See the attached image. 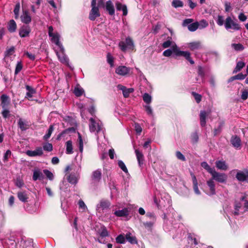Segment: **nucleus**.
<instances>
[{"label":"nucleus","instance_id":"obj_1","mask_svg":"<svg viewBox=\"0 0 248 248\" xmlns=\"http://www.w3.org/2000/svg\"><path fill=\"white\" fill-rule=\"evenodd\" d=\"M224 27L226 30L229 31L232 30L233 31H235L241 29V26L237 20L235 19H232L230 16L227 17L225 20Z\"/></svg>","mask_w":248,"mask_h":248},{"label":"nucleus","instance_id":"obj_2","mask_svg":"<svg viewBox=\"0 0 248 248\" xmlns=\"http://www.w3.org/2000/svg\"><path fill=\"white\" fill-rule=\"evenodd\" d=\"M89 121V129L91 132L97 134L101 131H103V124L100 121L95 120L93 118H91Z\"/></svg>","mask_w":248,"mask_h":248},{"label":"nucleus","instance_id":"obj_3","mask_svg":"<svg viewBox=\"0 0 248 248\" xmlns=\"http://www.w3.org/2000/svg\"><path fill=\"white\" fill-rule=\"evenodd\" d=\"M212 179L219 183H226L228 177L224 173H220L216 171L215 169L211 173Z\"/></svg>","mask_w":248,"mask_h":248},{"label":"nucleus","instance_id":"obj_4","mask_svg":"<svg viewBox=\"0 0 248 248\" xmlns=\"http://www.w3.org/2000/svg\"><path fill=\"white\" fill-rule=\"evenodd\" d=\"M119 46L123 51H125L126 49L133 50L134 48V42L132 39L128 37L125 39V42L121 41L119 44Z\"/></svg>","mask_w":248,"mask_h":248},{"label":"nucleus","instance_id":"obj_5","mask_svg":"<svg viewBox=\"0 0 248 248\" xmlns=\"http://www.w3.org/2000/svg\"><path fill=\"white\" fill-rule=\"evenodd\" d=\"M173 51L176 56L184 57L191 64L194 63V61L190 57V53L188 51H181L177 48V46H175V48H173Z\"/></svg>","mask_w":248,"mask_h":248},{"label":"nucleus","instance_id":"obj_6","mask_svg":"<svg viewBox=\"0 0 248 248\" xmlns=\"http://www.w3.org/2000/svg\"><path fill=\"white\" fill-rule=\"evenodd\" d=\"M237 171L235 177L237 180L241 182L244 181L248 182V170H246L245 171L238 170H235Z\"/></svg>","mask_w":248,"mask_h":248},{"label":"nucleus","instance_id":"obj_7","mask_svg":"<svg viewBox=\"0 0 248 248\" xmlns=\"http://www.w3.org/2000/svg\"><path fill=\"white\" fill-rule=\"evenodd\" d=\"M230 142L235 149H240L242 145L241 139L237 135H233L230 139Z\"/></svg>","mask_w":248,"mask_h":248},{"label":"nucleus","instance_id":"obj_8","mask_svg":"<svg viewBox=\"0 0 248 248\" xmlns=\"http://www.w3.org/2000/svg\"><path fill=\"white\" fill-rule=\"evenodd\" d=\"M31 31V29L29 25H23L19 30V35L22 38L28 37Z\"/></svg>","mask_w":248,"mask_h":248},{"label":"nucleus","instance_id":"obj_9","mask_svg":"<svg viewBox=\"0 0 248 248\" xmlns=\"http://www.w3.org/2000/svg\"><path fill=\"white\" fill-rule=\"evenodd\" d=\"M130 72L131 68L125 66H119L115 70L116 74L122 76L127 75Z\"/></svg>","mask_w":248,"mask_h":248},{"label":"nucleus","instance_id":"obj_10","mask_svg":"<svg viewBox=\"0 0 248 248\" xmlns=\"http://www.w3.org/2000/svg\"><path fill=\"white\" fill-rule=\"evenodd\" d=\"M57 56L59 59V60L62 63L68 65H69V59L67 56L64 53V48L63 50L60 49V52H56Z\"/></svg>","mask_w":248,"mask_h":248},{"label":"nucleus","instance_id":"obj_11","mask_svg":"<svg viewBox=\"0 0 248 248\" xmlns=\"http://www.w3.org/2000/svg\"><path fill=\"white\" fill-rule=\"evenodd\" d=\"M26 154L27 155L31 157H34L36 156H41L43 154V151L42 148L41 147H37L35 150H28L26 151Z\"/></svg>","mask_w":248,"mask_h":248},{"label":"nucleus","instance_id":"obj_12","mask_svg":"<svg viewBox=\"0 0 248 248\" xmlns=\"http://www.w3.org/2000/svg\"><path fill=\"white\" fill-rule=\"evenodd\" d=\"M100 14L98 7H92V9L90 12L89 18L92 20L94 21L96 17L100 16Z\"/></svg>","mask_w":248,"mask_h":248},{"label":"nucleus","instance_id":"obj_13","mask_svg":"<svg viewBox=\"0 0 248 248\" xmlns=\"http://www.w3.org/2000/svg\"><path fill=\"white\" fill-rule=\"evenodd\" d=\"M110 205V202L108 200H102L97 204L96 209L98 212L101 210L107 209Z\"/></svg>","mask_w":248,"mask_h":248},{"label":"nucleus","instance_id":"obj_14","mask_svg":"<svg viewBox=\"0 0 248 248\" xmlns=\"http://www.w3.org/2000/svg\"><path fill=\"white\" fill-rule=\"evenodd\" d=\"M102 178V171L101 170L98 169L92 172L91 178L92 181L95 183H98L100 182Z\"/></svg>","mask_w":248,"mask_h":248},{"label":"nucleus","instance_id":"obj_15","mask_svg":"<svg viewBox=\"0 0 248 248\" xmlns=\"http://www.w3.org/2000/svg\"><path fill=\"white\" fill-rule=\"evenodd\" d=\"M117 88L119 90L122 91L123 95L125 98L129 97L130 93L134 92V89L127 88L126 87L121 84H119L117 86Z\"/></svg>","mask_w":248,"mask_h":248},{"label":"nucleus","instance_id":"obj_16","mask_svg":"<svg viewBox=\"0 0 248 248\" xmlns=\"http://www.w3.org/2000/svg\"><path fill=\"white\" fill-rule=\"evenodd\" d=\"M49 37H51V41L55 43L61 50H63V46L62 44L60 42V35L58 33L56 32L53 34L52 36H49Z\"/></svg>","mask_w":248,"mask_h":248},{"label":"nucleus","instance_id":"obj_17","mask_svg":"<svg viewBox=\"0 0 248 248\" xmlns=\"http://www.w3.org/2000/svg\"><path fill=\"white\" fill-rule=\"evenodd\" d=\"M207 185L209 188L208 194L213 195L216 194V188L215 182L212 178L210 179L206 182Z\"/></svg>","mask_w":248,"mask_h":248},{"label":"nucleus","instance_id":"obj_18","mask_svg":"<svg viewBox=\"0 0 248 248\" xmlns=\"http://www.w3.org/2000/svg\"><path fill=\"white\" fill-rule=\"evenodd\" d=\"M215 164L216 167L218 170H226L228 169V166L226 162L222 159L216 161Z\"/></svg>","mask_w":248,"mask_h":248},{"label":"nucleus","instance_id":"obj_19","mask_svg":"<svg viewBox=\"0 0 248 248\" xmlns=\"http://www.w3.org/2000/svg\"><path fill=\"white\" fill-rule=\"evenodd\" d=\"M21 20L23 23L26 24H28L31 22V18L28 11H23V14L21 16Z\"/></svg>","mask_w":248,"mask_h":248},{"label":"nucleus","instance_id":"obj_20","mask_svg":"<svg viewBox=\"0 0 248 248\" xmlns=\"http://www.w3.org/2000/svg\"><path fill=\"white\" fill-rule=\"evenodd\" d=\"M1 106L2 108H8L10 104V100L9 97L6 94H2L0 97Z\"/></svg>","mask_w":248,"mask_h":248},{"label":"nucleus","instance_id":"obj_21","mask_svg":"<svg viewBox=\"0 0 248 248\" xmlns=\"http://www.w3.org/2000/svg\"><path fill=\"white\" fill-rule=\"evenodd\" d=\"M25 88L27 91L25 97L28 99H30L31 97H32L33 94L36 93V90L35 89L33 88L32 87L28 85H26L25 86Z\"/></svg>","mask_w":248,"mask_h":248},{"label":"nucleus","instance_id":"obj_22","mask_svg":"<svg viewBox=\"0 0 248 248\" xmlns=\"http://www.w3.org/2000/svg\"><path fill=\"white\" fill-rule=\"evenodd\" d=\"M135 152L139 165L140 167H141L144 163V159L143 155L138 149H136Z\"/></svg>","mask_w":248,"mask_h":248},{"label":"nucleus","instance_id":"obj_23","mask_svg":"<svg viewBox=\"0 0 248 248\" xmlns=\"http://www.w3.org/2000/svg\"><path fill=\"white\" fill-rule=\"evenodd\" d=\"M106 8L110 15L112 16L114 14L115 9L114 5L111 0H108L106 2Z\"/></svg>","mask_w":248,"mask_h":248},{"label":"nucleus","instance_id":"obj_24","mask_svg":"<svg viewBox=\"0 0 248 248\" xmlns=\"http://www.w3.org/2000/svg\"><path fill=\"white\" fill-rule=\"evenodd\" d=\"M115 5L116 9L118 11H122L124 16H125L127 15V9L125 5L119 2H117Z\"/></svg>","mask_w":248,"mask_h":248},{"label":"nucleus","instance_id":"obj_25","mask_svg":"<svg viewBox=\"0 0 248 248\" xmlns=\"http://www.w3.org/2000/svg\"><path fill=\"white\" fill-rule=\"evenodd\" d=\"M44 178L42 172L39 169H35L33 170L32 179L35 181L37 180H42Z\"/></svg>","mask_w":248,"mask_h":248},{"label":"nucleus","instance_id":"obj_26","mask_svg":"<svg viewBox=\"0 0 248 248\" xmlns=\"http://www.w3.org/2000/svg\"><path fill=\"white\" fill-rule=\"evenodd\" d=\"M16 24L14 20H10L7 24V29L10 32H14L16 31Z\"/></svg>","mask_w":248,"mask_h":248},{"label":"nucleus","instance_id":"obj_27","mask_svg":"<svg viewBox=\"0 0 248 248\" xmlns=\"http://www.w3.org/2000/svg\"><path fill=\"white\" fill-rule=\"evenodd\" d=\"M207 116V114L205 111L202 110L200 111V124L202 127H204L206 125V118Z\"/></svg>","mask_w":248,"mask_h":248},{"label":"nucleus","instance_id":"obj_28","mask_svg":"<svg viewBox=\"0 0 248 248\" xmlns=\"http://www.w3.org/2000/svg\"><path fill=\"white\" fill-rule=\"evenodd\" d=\"M125 238L127 241L132 244H136L138 243L136 237L135 236H133L130 232L126 234Z\"/></svg>","mask_w":248,"mask_h":248},{"label":"nucleus","instance_id":"obj_29","mask_svg":"<svg viewBox=\"0 0 248 248\" xmlns=\"http://www.w3.org/2000/svg\"><path fill=\"white\" fill-rule=\"evenodd\" d=\"M114 215L117 217H126L128 215V211L126 208L117 210L114 212Z\"/></svg>","mask_w":248,"mask_h":248},{"label":"nucleus","instance_id":"obj_30","mask_svg":"<svg viewBox=\"0 0 248 248\" xmlns=\"http://www.w3.org/2000/svg\"><path fill=\"white\" fill-rule=\"evenodd\" d=\"M17 197L18 199L23 202H27V200L28 199V196L27 193L25 192H18L17 193Z\"/></svg>","mask_w":248,"mask_h":248},{"label":"nucleus","instance_id":"obj_31","mask_svg":"<svg viewBox=\"0 0 248 248\" xmlns=\"http://www.w3.org/2000/svg\"><path fill=\"white\" fill-rule=\"evenodd\" d=\"M18 125L22 131H25L28 128V124L26 122L21 118H19L18 120Z\"/></svg>","mask_w":248,"mask_h":248},{"label":"nucleus","instance_id":"obj_32","mask_svg":"<svg viewBox=\"0 0 248 248\" xmlns=\"http://www.w3.org/2000/svg\"><path fill=\"white\" fill-rule=\"evenodd\" d=\"M188 47L191 50L198 49L201 47V43L199 42H194L188 44Z\"/></svg>","mask_w":248,"mask_h":248},{"label":"nucleus","instance_id":"obj_33","mask_svg":"<svg viewBox=\"0 0 248 248\" xmlns=\"http://www.w3.org/2000/svg\"><path fill=\"white\" fill-rule=\"evenodd\" d=\"M66 153L67 154L73 153L72 141L71 140H68L66 142Z\"/></svg>","mask_w":248,"mask_h":248},{"label":"nucleus","instance_id":"obj_34","mask_svg":"<svg viewBox=\"0 0 248 248\" xmlns=\"http://www.w3.org/2000/svg\"><path fill=\"white\" fill-rule=\"evenodd\" d=\"M245 63L242 61L237 62L236 65L233 71V73H236L240 71L245 66Z\"/></svg>","mask_w":248,"mask_h":248},{"label":"nucleus","instance_id":"obj_35","mask_svg":"<svg viewBox=\"0 0 248 248\" xmlns=\"http://www.w3.org/2000/svg\"><path fill=\"white\" fill-rule=\"evenodd\" d=\"M84 91L83 89L78 85H77L76 87H75L74 91V94L77 97H79L81 96L84 93Z\"/></svg>","mask_w":248,"mask_h":248},{"label":"nucleus","instance_id":"obj_36","mask_svg":"<svg viewBox=\"0 0 248 248\" xmlns=\"http://www.w3.org/2000/svg\"><path fill=\"white\" fill-rule=\"evenodd\" d=\"M77 144L79 147V150L80 153H82L83 150V142L81 134L78 133V139L77 140Z\"/></svg>","mask_w":248,"mask_h":248},{"label":"nucleus","instance_id":"obj_37","mask_svg":"<svg viewBox=\"0 0 248 248\" xmlns=\"http://www.w3.org/2000/svg\"><path fill=\"white\" fill-rule=\"evenodd\" d=\"M68 182L71 184L76 185L78 183V178L74 174H70L67 179Z\"/></svg>","mask_w":248,"mask_h":248},{"label":"nucleus","instance_id":"obj_38","mask_svg":"<svg viewBox=\"0 0 248 248\" xmlns=\"http://www.w3.org/2000/svg\"><path fill=\"white\" fill-rule=\"evenodd\" d=\"M224 124V122H220L219 124L218 127L214 129V135L215 136L218 135L221 132Z\"/></svg>","mask_w":248,"mask_h":248},{"label":"nucleus","instance_id":"obj_39","mask_svg":"<svg viewBox=\"0 0 248 248\" xmlns=\"http://www.w3.org/2000/svg\"><path fill=\"white\" fill-rule=\"evenodd\" d=\"M54 130L53 125H50L49 127L47 133L43 137V139L45 140H47L50 137L52 132Z\"/></svg>","mask_w":248,"mask_h":248},{"label":"nucleus","instance_id":"obj_40","mask_svg":"<svg viewBox=\"0 0 248 248\" xmlns=\"http://www.w3.org/2000/svg\"><path fill=\"white\" fill-rule=\"evenodd\" d=\"M201 166L205 169L210 174L215 170L214 168H211L206 162H202L201 163Z\"/></svg>","mask_w":248,"mask_h":248},{"label":"nucleus","instance_id":"obj_41","mask_svg":"<svg viewBox=\"0 0 248 248\" xmlns=\"http://www.w3.org/2000/svg\"><path fill=\"white\" fill-rule=\"evenodd\" d=\"M199 24L198 22L192 23L188 26V29L191 31H195L199 27Z\"/></svg>","mask_w":248,"mask_h":248},{"label":"nucleus","instance_id":"obj_42","mask_svg":"<svg viewBox=\"0 0 248 248\" xmlns=\"http://www.w3.org/2000/svg\"><path fill=\"white\" fill-rule=\"evenodd\" d=\"M143 100L145 103L149 104L152 101V97L147 93H145L143 95Z\"/></svg>","mask_w":248,"mask_h":248},{"label":"nucleus","instance_id":"obj_43","mask_svg":"<svg viewBox=\"0 0 248 248\" xmlns=\"http://www.w3.org/2000/svg\"><path fill=\"white\" fill-rule=\"evenodd\" d=\"M172 6L175 8L182 7L183 6V2L180 0H174L172 2Z\"/></svg>","mask_w":248,"mask_h":248},{"label":"nucleus","instance_id":"obj_44","mask_svg":"<svg viewBox=\"0 0 248 248\" xmlns=\"http://www.w3.org/2000/svg\"><path fill=\"white\" fill-rule=\"evenodd\" d=\"M125 239V237L123 234H120L116 238V242L118 244H124Z\"/></svg>","mask_w":248,"mask_h":248},{"label":"nucleus","instance_id":"obj_45","mask_svg":"<svg viewBox=\"0 0 248 248\" xmlns=\"http://www.w3.org/2000/svg\"><path fill=\"white\" fill-rule=\"evenodd\" d=\"M216 22L217 24L220 26H221L223 25H224L225 20H224L223 16L221 15H218L216 20Z\"/></svg>","mask_w":248,"mask_h":248},{"label":"nucleus","instance_id":"obj_46","mask_svg":"<svg viewBox=\"0 0 248 248\" xmlns=\"http://www.w3.org/2000/svg\"><path fill=\"white\" fill-rule=\"evenodd\" d=\"M118 164L119 167L123 170V171L126 173H128V170L123 161L119 160Z\"/></svg>","mask_w":248,"mask_h":248},{"label":"nucleus","instance_id":"obj_47","mask_svg":"<svg viewBox=\"0 0 248 248\" xmlns=\"http://www.w3.org/2000/svg\"><path fill=\"white\" fill-rule=\"evenodd\" d=\"M175 46H176V45H175L174 46H172V50L170 49H168L166 50H165L163 53V54L164 56L165 57H170V56H171V55L172 54V52H173L174 53H175L174 51H173V48H175Z\"/></svg>","mask_w":248,"mask_h":248},{"label":"nucleus","instance_id":"obj_48","mask_svg":"<svg viewBox=\"0 0 248 248\" xmlns=\"http://www.w3.org/2000/svg\"><path fill=\"white\" fill-rule=\"evenodd\" d=\"M23 68V65L22 64V62H18L16 65L15 71V74L17 75L22 70Z\"/></svg>","mask_w":248,"mask_h":248},{"label":"nucleus","instance_id":"obj_49","mask_svg":"<svg viewBox=\"0 0 248 248\" xmlns=\"http://www.w3.org/2000/svg\"><path fill=\"white\" fill-rule=\"evenodd\" d=\"M43 149L47 152H50L53 149L52 144L50 143H46L43 145Z\"/></svg>","mask_w":248,"mask_h":248},{"label":"nucleus","instance_id":"obj_50","mask_svg":"<svg viewBox=\"0 0 248 248\" xmlns=\"http://www.w3.org/2000/svg\"><path fill=\"white\" fill-rule=\"evenodd\" d=\"M232 46L236 51H242L244 49V46L241 44H232Z\"/></svg>","mask_w":248,"mask_h":248},{"label":"nucleus","instance_id":"obj_51","mask_svg":"<svg viewBox=\"0 0 248 248\" xmlns=\"http://www.w3.org/2000/svg\"><path fill=\"white\" fill-rule=\"evenodd\" d=\"M20 9V4L17 3L14 8V12L15 14V18L17 19L19 16V12Z\"/></svg>","mask_w":248,"mask_h":248},{"label":"nucleus","instance_id":"obj_52","mask_svg":"<svg viewBox=\"0 0 248 248\" xmlns=\"http://www.w3.org/2000/svg\"><path fill=\"white\" fill-rule=\"evenodd\" d=\"M44 174L50 180H52L54 178V175L53 173L47 170H43Z\"/></svg>","mask_w":248,"mask_h":248},{"label":"nucleus","instance_id":"obj_53","mask_svg":"<svg viewBox=\"0 0 248 248\" xmlns=\"http://www.w3.org/2000/svg\"><path fill=\"white\" fill-rule=\"evenodd\" d=\"M100 235L103 237H106L108 235V232L106 227H101L100 232Z\"/></svg>","mask_w":248,"mask_h":248},{"label":"nucleus","instance_id":"obj_54","mask_svg":"<svg viewBox=\"0 0 248 248\" xmlns=\"http://www.w3.org/2000/svg\"><path fill=\"white\" fill-rule=\"evenodd\" d=\"M171 40V38H170V39L164 42L162 45V47L164 48H168V47H169L172 44V41Z\"/></svg>","mask_w":248,"mask_h":248},{"label":"nucleus","instance_id":"obj_55","mask_svg":"<svg viewBox=\"0 0 248 248\" xmlns=\"http://www.w3.org/2000/svg\"><path fill=\"white\" fill-rule=\"evenodd\" d=\"M155 221H150L143 222V225L147 229H151Z\"/></svg>","mask_w":248,"mask_h":248},{"label":"nucleus","instance_id":"obj_56","mask_svg":"<svg viewBox=\"0 0 248 248\" xmlns=\"http://www.w3.org/2000/svg\"><path fill=\"white\" fill-rule=\"evenodd\" d=\"M192 94L194 97V98H195L196 102L197 103H199L201 101L202 96L200 94H199L195 92H192Z\"/></svg>","mask_w":248,"mask_h":248},{"label":"nucleus","instance_id":"obj_57","mask_svg":"<svg viewBox=\"0 0 248 248\" xmlns=\"http://www.w3.org/2000/svg\"><path fill=\"white\" fill-rule=\"evenodd\" d=\"M2 111L1 112L2 115L4 118H7L10 116V111L8 108H2Z\"/></svg>","mask_w":248,"mask_h":248},{"label":"nucleus","instance_id":"obj_58","mask_svg":"<svg viewBox=\"0 0 248 248\" xmlns=\"http://www.w3.org/2000/svg\"><path fill=\"white\" fill-rule=\"evenodd\" d=\"M24 185L23 180L20 178H17L16 181V185L18 187H22Z\"/></svg>","mask_w":248,"mask_h":248},{"label":"nucleus","instance_id":"obj_59","mask_svg":"<svg viewBox=\"0 0 248 248\" xmlns=\"http://www.w3.org/2000/svg\"><path fill=\"white\" fill-rule=\"evenodd\" d=\"M191 140L193 143H196L199 140V136L197 133H193L191 136Z\"/></svg>","mask_w":248,"mask_h":248},{"label":"nucleus","instance_id":"obj_60","mask_svg":"<svg viewBox=\"0 0 248 248\" xmlns=\"http://www.w3.org/2000/svg\"><path fill=\"white\" fill-rule=\"evenodd\" d=\"M176 156L177 158L179 160L183 161L186 160L185 156L180 151H177L176 152Z\"/></svg>","mask_w":248,"mask_h":248},{"label":"nucleus","instance_id":"obj_61","mask_svg":"<svg viewBox=\"0 0 248 248\" xmlns=\"http://www.w3.org/2000/svg\"><path fill=\"white\" fill-rule=\"evenodd\" d=\"M107 62L111 66L113 65V58L110 53L107 54Z\"/></svg>","mask_w":248,"mask_h":248},{"label":"nucleus","instance_id":"obj_62","mask_svg":"<svg viewBox=\"0 0 248 248\" xmlns=\"http://www.w3.org/2000/svg\"><path fill=\"white\" fill-rule=\"evenodd\" d=\"M11 151L9 150H7L6 152H5V153L4 155L3 161L4 162L7 161L8 160L9 157L11 156Z\"/></svg>","mask_w":248,"mask_h":248},{"label":"nucleus","instance_id":"obj_63","mask_svg":"<svg viewBox=\"0 0 248 248\" xmlns=\"http://www.w3.org/2000/svg\"><path fill=\"white\" fill-rule=\"evenodd\" d=\"M193 21V19L191 18H187L186 19L183 21V26H188V25L192 23V22Z\"/></svg>","mask_w":248,"mask_h":248},{"label":"nucleus","instance_id":"obj_64","mask_svg":"<svg viewBox=\"0 0 248 248\" xmlns=\"http://www.w3.org/2000/svg\"><path fill=\"white\" fill-rule=\"evenodd\" d=\"M238 19H239L240 21H242V22H244L247 19V17L246 16H245L243 13H241L239 15H238Z\"/></svg>","mask_w":248,"mask_h":248}]
</instances>
